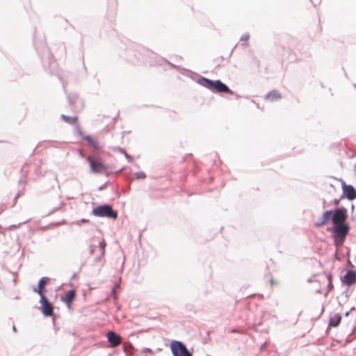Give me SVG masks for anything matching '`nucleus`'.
I'll return each mask as SVG.
<instances>
[{"instance_id":"1","label":"nucleus","mask_w":356,"mask_h":356,"mask_svg":"<svg viewBox=\"0 0 356 356\" xmlns=\"http://www.w3.org/2000/svg\"><path fill=\"white\" fill-rule=\"evenodd\" d=\"M200 83L202 86L210 90L213 92L227 93L232 95L233 92L220 80L212 81L207 78H202Z\"/></svg>"},{"instance_id":"2","label":"nucleus","mask_w":356,"mask_h":356,"mask_svg":"<svg viewBox=\"0 0 356 356\" xmlns=\"http://www.w3.org/2000/svg\"><path fill=\"white\" fill-rule=\"evenodd\" d=\"M333 232L335 245L337 247L341 246L349 232L348 225L346 224L335 225Z\"/></svg>"},{"instance_id":"3","label":"nucleus","mask_w":356,"mask_h":356,"mask_svg":"<svg viewBox=\"0 0 356 356\" xmlns=\"http://www.w3.org/2000/svg\"><path fill=\"white\" fill-rule=\"evenodd\" d=\"M86 159L90 164L92 172L95 174L107 173L108 167L104 164L100 159L88 156Z\"/></svg>"},{"instance_id":"4","label":"nucleus","mask_w":356,"mask_h":356,"mask_svg":"<svg viewBox=\"0 0 356 356\" xmlns=\"http://www.w3.org/2000/svg\"><path fill=\"white\" fill-rule=\"evenodd\" d=\"M92 213L99 217H107L112 219H116L118 213L113 210L109 205H102L95 207L92 210Z\"/></svg>"},{"instance_id":"5","label":"nucleus","mask_w":356,"mask_h":356,"mask_svg":"<svg viewBox=\"0 0 356 356\" xmlns=\"http://www.w3.org/2000/svg\"><path fill=\"white\" fill-rule=\"evenodd\" d=\"M170 348L174 356H192L185 345L180 341H172Z\"/></svg>"},{"instance_id":"6","label":"nucleus","mask_w":356,"mask_h":356,"mask_svg":"<svg viewBox=\"0 0 356 356\" xmlns=\"http://www.w3.org/2000/svg\"><path fill=\"white\" fill-rule=\"evenodd\" d=\"M348 217L346 209L339 208L332 212V220L334 225H343Z\"/></svg>"},{"instance_id":"7","label":"nucleus","mask_w":356,"mask_h":356,"mask_svg":"<svg viewBox=\"0 0 356 356\" xmlns=\"http://www.w3.org/2000/svg\"><path fill=\"white\" fill-rule=\"evenodd\" d=\"M40 303L42 312L44 316H51L53 314L54 308L51 304L48 301L47 298L45 296H42V298H40Z\"/></svg>"},{"instance_id":"8","label":"nucleus","mask_w":356,"mask_h":356,"mask_svg":"<svg viewBox=\"0 0 356 356\" xmlns=\"http://www.w3.org/2000/svg\"><path fill=\"white\" fill-rule=\"evenodd\" d=\"M49 282V278L44 277L40 280L39 283H38V287L37 289L35 288L33 289L34 292L37 293L40 296V298H42V296H44V292L46 291L45 285Z\"/></svg>"},{"instance_id":"9","label":"nucleus","mask_w":356,"mask_h":356,"mask_svg":"<svg viewBox=\"0 0 356 356\" xmlns=\"http://www.w3.org/2000/svg\"><path fill=\"white\" fill-rule=\"evenodd\" d=\"M76 297V291L74 289L70 290L66 292L65 296L61 298L62 301L65 303L69 309Z\"/></svg>"},{"instance_id":"10","label":"nucleus","mask_w":356,"mask_h":356,"mask_svg":"<svg viewBox=\"0 0 356 356\" xmlns=\"http://www.w3.org/2000/svg\"><path fill=\"white\" fill-rule=\"evenodd\" d=\"M342 188L344 195L348 200H353L356 198V191L353 186L346 185L343 183Z\"/></svg>"},{"instance_id":"11","label":"nucleus","mask_w":356,"mask_h":356,"mask_svg":"<svg viewBox=\"0 0 356 356\" xmlns=\"http://www.w3.org/2000/svg\"><path fill=\"white\" fill-rule=\"evenodd\" d=\"M107 338L110 344L113 347L119 346L122 342L120 336L112 331L108 332Z\"/></svg>"},{"instance_id":"12","label":"nucleus","mask_w":356,"mask_h":356,"mask_svg":"<svg viewBox=\"0 0 356 356\" xmlns=\"http://www.w3.org/2000/svg\"><path fill=\"white\" fill-rule=\"evenodd\" d=\"M343 282L350 286L356 282V273L355 271L349 270L343 277Z\"/></svg>"},{"instance_id":"13","label":"nucleus","mask_w":356,"mask_h":356,"mask_svg":"<svg viewBox=\"0 0 356 356\" xmlns=\"http://www.w3.org/2000/svg\"><path fill=\"white\" fill-rule=\"evenodd\" d=\"M332 211H325L323 213V215L321 218V220L315 223V226L321 227V226H323V225L327 224L330 221V220L332 219Z\"/></svg>"},{"instance_id":"14","label":"nucleus","mask_w":356,"mask_h":356,"mask_svg":"<svg viewBox=\"0 0 356 356\" xmlns=\"http://www.w3.org/2000/svg\"><path fill=\"white\" fill-rule=\"evenodd\" d=\"M282 98L281 93L277 90H274L268 93L266 96V99L270 102H275L280 99Z\"/></svg>"},{"instance_id":"15","label":"nucleus","mask_w":356,"mask_h":356,"mask_svg":"<svg viewBox=\"0 0 356 356\" xmlns=\"http://www.w3.org/2000/svg\"><path fill=\"white\" fill-rule=\"evenodd\" d=\"M341 321V315L339 314H334L330 318L329 325L332 327H337L339 325Z\"/></svg>"},{"instance_id":"16","label":"nucleus","mask_w":356,"mask_h":356,"mask_svg":"<svg viewBox=\"0 0 356 356\" xmlns=\"http://www.w3.org/2000/svg\"><path fill=\"white\" fill-rule=\"evenodd\" d=\"M83 138L94 149H98L100 147L99 143L92 136H86Z\"/></svg>"},{"instance_id":"17","label":"nucleus","mask_w":356,"mask_h":356,"mask_svg":"<svg viewBox=\"0 0 356 356\" xmlns=\"http://www.w3.org/2000/svg\"><path fill=\"white\" fill-rule=\"evenodd\" d=\"M62 118L63 119V120L67 123H70V124H75L77 121V118L76 117H69V116H67V115H62Z\"/></svg>"},{"instance_id":"18","label":"nucleus","mask_w":356,"mask_h":356,"mask_svg":"<svg viewBox=\"0 0 356 356\" xmlns=\"http://www.w3.org/2000/svg\"><path fill=\"white\" fill-rule=\"evenodd\" d=\"M230 332L232 333H242V332L238 329H232L230 330Z\"/></svg>"},{"instance_id":"19","label":"nucleus","mask_w":356,"mask_h":356,"mask_svg":"<svg viewBox=\"0 0 356 356\" xmlns=\"http://www.w3.org/2000/svg\"><path fill=\"white\" fill-rule=\"evenodd\" d=\"M100 246H101V247H102V248L104 250V246H105V243H104V242L100 243Z\"/></svg>"},{"instance_id":"20","label":"nucleus","mask_w":356,"mask_h":356,"mask_svg":"<svg viewBox=\"0 0 356 356\" xmlns=\"http://www.w3.org/2000/svg\"><path fill=\"white\" fill-rule=\"evenodd\" d=\"M138 178H145V175L144 174H141V175L138 176Z\"/></svg>"},{"instance_id":"21","label":"nucleus","mask_w":356,"mask_h":356,"mask_svg":"<svg viewBox=\"0 0 356 356\" xmlns=\"http://www.w3.org/2000/svg\"><path fill=\"white\" fill-rule=\"evenodd\" d=\"M328 280H329V282H331V275H329Z\"/></svg>"},{"instance_id":"22","label":"nucleus","mask_w":356,"mask_h":356,"mask_svg":"<svg viewBox=\"0 0 356 356\" xmlns=\"http://www.w3.org/2000/svg\"><path fill=\"white\" fill-rule=\"evenodd\" d=\"M248 38H249L248 36H245V37H244V40H248Z\"/></svg>"},{"instance_id":"23","label":"nucleus","mask_w":356,"mask_h":356,"mask_svg":"<svg viewBox=\"0 0 356 356\" xmlns=\"http://www.w3.org/2000/svg\"><path fill=\"white\" fill-rule=\"evenodd\" d=\"M354 170H355V172H356V163H355V165L354 166Z\"/></svg>"}]
</instances>
